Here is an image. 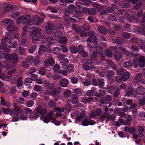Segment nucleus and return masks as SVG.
I'll return each mask as SVG.
<instances>
[{"label": "nucleus", "instance_id": "nucleus-54", "mask_svg": "<svg viewBox=\"0 0 145 145\" xmlns=\"http://www.w3.org/2000/svg\"><path fill=\"white\" fill-rule=\"evenodd\" d=\"M52 51L54 54H57L60 52V48L58 47H56L53 49Z\"/></svg>", "mask_w": 145, "mask_h": 145}, {"label": "nucleus", "instance_id": "nucleus-6", "mask_svg": "<svg viewBox=\"0 0 145 145\" xmlns=\"http://www.w3.org/2000/svg\"><path fill=\"white\" fill-rule=\"evenodd\" d=\"M36 82L37 83L39 84H42L44 83V85L46 86V88L48 89H53L54 87V84L52 83H49L48 81L44 79L38 78L36 79Z\"/></svg>", "mask_w": 145, "mask_h": 145}, {"label": "nucleus", "instance_id": "nucleus-64", "mask_svg": "<svg viewBox=\"0 0 145 145\" xmlns=\"http://www.w3.org/2000/svg\"><path fill=\"white\" fill-rule=\"evenodd\" d=\"M106 55L108 57H110L112 56L113 54L110 50H107L105 51Z\"/></svg>", "mask_w": 145, "mask_h": 145}, {"label": "nucleus", "instance_id": "nucleus-23", "mask_svg": "<svg viewBox=\"0 0 145 145\" xmlns=\"http://www.w3.org/2000/svg\"><path fill=\"white\" fill-rule=\"evenodd\" d=\"M45 64L46 66L49 65L52 66L55 63L54 60L52 57H50L48 59H46L44 61Z\"/></svg>", "mask_w": 145, "mask_h": 145}, {"label": "nucleus", "instance_id": "nucleus-28", "mask_svg": "<svg viewBox=\"0 0 145 145\" xmlns=\"http://www.w3.org/2000/svg\"><path fill=\"white\" fill-rule=\"evenodd\" d=\"M145 88L142 86H140L138 87L137 89V91L136 94L139 95H142L143 92L144 91Z\"/></svg>", "mask_w": 145, "mask_h": 145}, {"label": "nucleus", "instance_id": "nucleus-32", "mask_svg": "<svg viewBox=\"0 0 145 145\" xmlns=\"http://www.w3.org/2000/svg\"><path fill=\"white\" fill-rule=\"evenodd\" d=\"M0 78L2 80L8 81L11 79V76L10 75L9 76L7 75L6 77L5 74H2L0 75Z\"/></svg>", "mask_w": 145, "mask_h": 145}, {"label": "nucleus", "instance_id": "nucleus-19", "mask_svg": "<svg viewBox=\"0 0 145 145\" xmlns=\"http://www.w3.org/2000/svg\"><path fill=\"white\" fill-rule=\"evenodd\" d=\"M36 112L39 115L45 114L46 113V110L41 106H39L36 108Z\"/></svg>", "mask_w": 145, "mask_h": 145}, {"label": "nucleus", "instance_id": "nucleus-36", "mask_svg": "<svg viewBox=\"0 0 145 145\" xmlns=\"http://www.w3.org/2000/svg\"><path fill=\"white\" fill-rule=\"evenodd\" d=\"M72 28L73 30L75 31L76 33H79L80 32L81 28L76 25H73Z\"/></svg>", "mask_w": 145, "mask_h": 145}, {"label": "nucleus", "instance_id": "nucleus-57", "mask_svg": "<svg viewBox=\"0 0 145 145\" xmlns=\"http://www.w3.org/2000/svg\"><path fill=\"white\" fill-rule=\"evenodd\" d=\"M103 117L105 118L110 119L112 120H114V118H112L111 116L107 113H105L104 114Z\"/></svg>", "mask_w": 145, "mask_h": 145}, {"label": "nucleus", "instance_id": "nucleus-43", "mask_svg": "<svg viewBox=\"0 0 145 145\" xmlns=\"http://www.w3.org/2000/svg\"><path fill=\"white\" fill-rule=\"evenodd\" d=\"M80 79L82 82H83V84L85 86L89 85L91 83V81L89 79L86 80L84 81V79L83 78H81Z\"/></svg>", "mask_w": 145, "mask_h": 145}, {"label": "nucleus", "instance_id": "nucleus-62", "mask_svg": "<svg viewBox=\"0 0 145 145\" xmlns=\"http://www.w3.org/2000/svg\"><path fill=\"white\" fill-rule=\"evenodd\" d=\"M33 89L35 91L39 92L41 90L42 88L41 86L36 85L34 86Z\"/></svg>", "mask_w": 145, "mask_h": 145}, {"label": "nucleus", "instance_id": "nucleus-51", "mask_svg": "<svg viewBox=\"0 0 145 145\" xmlns=\"http://www.w3.org/2000/svg\"><path fill=\"white\" fill-rule=\"evenodd\" d=\"M22 77H20L17 80V86L19 88L22 85L23 82L22 80Z\"/></svg>", "mask_w": 145, "mask_h": 145}, {"label": "nucleus", "instance_id": "nucleus-58", "mask_svg": "<svg viewBox=\"0 0 145 145\" xmlns=\"http://www.w3.org/2000/svg\"><path fill=\"white\" fill-rule=\"evenodd\" d=\"M22 110V112L19 113V115H20V119L21 120H25L27 119V116L26 115H25L23 114H22L23 110Z\"/></svg>", "mask_w": 145, "mask_h": 145}, {"label": "nucleus", "instance_id": "nucleus-37", "mask_svg": "<svg viewBox=\"0 0 145 145\" xmlns=\"http://www.w3.org/2000/svg\"><path fill=\"white\" fill-rule=\"evenodd\" d=\"M114 57L116 60L119 61L121 58V56L120 52H116L114 54Z\"/></svg>", "mask_w": 145, "mask_h": 145}, {"label": "nucleus", "instance_id": "nucleus-8", "mask_svg": "<svg viewBox=\"0 0 145 145\" xmlns=\"http://www.w3.org/2000/svg\"><path fill=\"white\" fill-rule=\"evenodd\" d=\"M12 39V36L9 32H7L5 37H3L2 40V43L3 45H8L11 44V40Z\"/></svg>", "mask_w": 145, "mask_h": 145}, {"label": "nucleus", "instance_id": "nucleus-15", "mask_svg": "<svg viewBox=\"0 0 145 145\" xmlns=\"http://www.w3.org/2000/svg\"><path fill=\"white\" fill-rule=\"evenodd\" d=\"M126 93L127 96H131L134 97H137V94H136L135 90L131 88L128 87L126 89Z\"/></svg>", "mask_w": 145, "mask_h": 145}, {"label": "nucleus", "instance_id": "nucleus-25", "mask_svg": "<svg viewBox=\"0 0 145 145\" xmlns=\"http://www.w3.org/2000/svg\"><path fill=\"white\" fill-rule=\"evenodd\" d=\"M6 46H0V48L2 49H3L4 51V53L3 52H0V59H1L2 57L4 56V54H7L8 52H9V50L8 48H6Z\"/></svg>", "mask_w": 145, "mask_h": 145}, {"label": "nucleus", "instance_id": "nucleus-44", "mask_svg": "<svg viewBox=\"0 0 145 145\" xmlns=\"http://www.w3.org/2000/svg\"><path fill=\"white\" fill-rule=\"evenodd\" d=\"M135 131V128H132L130 129L129 127H125V131L130 133H133Z\"/></svg>", "mask_w": 145, "mask_h": 145}, {"label": "nucleus", "instance_id": "nucleus-35", "mask_svg": "<svg viewBox=\"0 0 145 145\" xmlns=\"http://www.w3.org/2000/svg\"><path fill=\"white\" fill-rule=\"evenodd\" d=\"M137 106V105L136 104L133 103L130 106L131 111L133 112L134 113H135L136 115H137V114L136 113L137 109H136Z\"/></svg>", "mask_w": 145, "mask_h": 145}, {"label": "nucleus", "instance_id": "nucleus-16", "mask_svg": "<svg viewBox=\"0 0 145 145\" xmlns=\"http://www.w3.org/2000/svg\"><path fill=\"white\" fill-rule=\"evenodd\" d=\"M41 46L40 47L39 52V55H41L43 53L47 51L48 52L51 51V48L50 46Z\"/></svg>", "mask_w": 145, "mask_h": 145}, {"label": "nucleus", "instance_id": "nucleus-48", "mask_svg": "<svg viewBox=\"0 0 145 145\" xmlns=\"http://www.w3.org/2000/svg\"><path fill=\"white\" fill-rule=\"evenodd\" d=\"M34 65L37 66L40 64V61L39 58L38 56H36L34 58V61L33 62Z\"/></svg>", "mask_w": 145, "mask_h": 145}, {"label": "nucleus", "instance_id": "nucleus-29", "mask_svg": "<svg viewBox=\"0 0 145 145\" xmlns=\"http://www.w3.org/2000/svg\"><path fill=\"white\" fill-rule=\"evenodd\" d=\"M114 74V72L112 71H109L108 73L107 76L108 79V82H112L111 78L113 76Z\"/></svg>", "mask_w": 145, "mask_h": 145}, {"label": "nucleus", "instance_id": "nucleus-50", "mask_svg": "<svg viewBox=\"0 0 145 145\" xmlns=\"http://www.w3.org/2000/svg\"><path fill=\"white\" fill-rule=\"evenodd\" d=\"M31 82L32 80L31 79L29 78H27L25 79L24 82V83L25 85L28 86L31 84Z\"/></svg>", "mask_w": 145, "mask_h": 145}, {"label": "nucleus", "instance_id": "nucleus-38", "mask_svg": "<svg viewBox=\"0 0 145 145\" xmlns=\"http://www.w3.org/2000/svg\"><path fill=\"white\" fill-rule=\"evenodd\" d=\"M124 67L126 68H131L132 66V64L130 61H125L123 64Z\"/></svg>", "mask_w": 145, "mask_h": 145}, {"label": "nucleus", "instance_id": "nucleus-17", "mask_svg": "<svg viewBox=\"0 0 145 145\" xmlns=\"http://www.w3.org/2000/svg\"><path fill=\"white\" fill-rule=\"evenodd\" d=\"M63 56V55L60 54L59 55L58 57V59H61V61L60 63H61V65L63 66H66L69 63V61L68 59L66 58H63L61 59Z\"/></svg>", "mask_w": 145, "mask_h": 145}, {"label": "nucleus", "instance_id": "nucleus-46", "mask_svg": "<svg viewBox=\"0 0 145 145\" xmlns=\"http://www.w3.org/2000/svg\"><path fill=\"white\" fill-rule=\"evenodd\" d=\"M67 42V39L65 37H62L59 40V42L60 44H65Z\"/></svg>", "mask_w": 145, "mask_h": 145}, {"label": "nucleus", "instance_id": "nucleus-42", "mask_svg": "<svg viewBox=\"0 0 145 145\" xmlns=\"http://www.w3.org/2000/svg\"><path fill=\"white\" fill-rule=\"evenodd\" d=\"M122 37L124 39H129L131 37V35L129 33L124 32L122 33L121 34Z\"/></svg>", "mask_w": 145, "mask_h": 145}, {"label": "nucleus", "instance_id": "nucleus-34", "mask_svg": "<svg viewBox=\"0 0 145 145\" xmlns=\"http://www.w3.org/2000/svg\"><path fill=\"white\" fill-rule=\"evenodd\" d=\"M31 28H32V27H31L26 26H24L23 27L22 30V35L23 37H25L26 35V32L29 31L28 30V29Z\"/></svg>", "mask_w": 145, "mask_h": 145}, {"label": "nucleus", "instance_id": "nucleus-40", "mask_svg": "<svg viewBox=\"0 0 145 145\" xmlns=\"http://www.w3.org/2000/svg\"><path fill=\"white\" fill-rule=\"evenodd\" d=\"M50 93V91L49 89L46 91L44 96V99L45 101H47L49 100L48 96Z\"/></svg>", "mask_w": 145, "mask_h": 145}, {"label": "nucleus", "instance_id": "nucleus-31", "mask_svg": "<svg viewBox=\"0 0 145 145\" xmlns=\"http://www.w3.org/2000/svg\"><path fill=\"white\" fill-rule=\"evenodd\" d=\"M82 46H78V48H77L75 46H71L70 48V51L72 53L76 54L77 53L79 48Z\"/></svg>", "mask_w": 145, "mask_h": 145}, {"label": "nucleus", "instance_id": "nucleus-7", "mask_svg": "<svg viewBox=\"0 0 145 145\" xmlns=\"http://www.w3.org/2000/svg\"><path fill=\"white\" fill-rule=\"evenodd\" d=\"M88 35L89 37V38L87 40V42L88 44V45H90L91 44L90 43L93 41L94 45H97V41L96 40L97 34L93 31H91L88 33Z\"/></svg>", "mask_w": 145, "mask_h": 145}, {"label": "nucleus", "instance_id": "nucleus-56", "mask_svg": "<svg viewBox=\"0 0 145 145\" xmlns=\"http://www.w3.org/2000/svg\"><path fill=\"white\" fill-rule=\"evenodd\" d=\"M80 77L79 76H77L75 77H72L71 79V82L73 84H76L78 81V79Z\"/></svg>", "mask_w": 145, "mask_h": 145}, {"label": "nucleus", "instance_id": "nucleus-53", "mask_svg": "<svg viewBox=\"0 0 145 145\" xmlns=\"http://www.w3.org/2000/svg\"><path fill=\"white\" fill-rule=\"evenodd\" d=\"M46 73V70L45 67H42L39 70V73L42 76L44 75Z\"/></svg>", "mask_w": 145, "mask_h": 145}, {"label": "nucleus", "instance_id": "nucleus-22", "mask_svg": "<svg viewBox=\"0 0 145 145\" xmlns=\"http://www.w3.org/2000/svg\"><path fill=\"white\" fill-rule=\"evenodd\" d=\"M46 31L47 33L50 34L54 29V26L50 23L47 24L46 26Z\"/></svg>", "mask_w": 145, "mask_h": 145}, {"label": "nucleus", "instance_id": "nucleus-41", "mask_svg": "<svg viewBox=\"0 0 145 145\" xmlns=\"http://www.w3.org/2000/svg\"><path fill=\"white\" fill-rule=\"evenodd\" d=\"M34 61V57L32 56H30L27 57L26 58L27 62L29 63H32Z\"/></svg>", "mask_w": 145, "mask_h": 145}, {"label": "nucleus", "instance_id": "nucleus-3", "mask_svg": "<svg viewBox=\"0 0 145 145\" xmlns=\"http://www.w3.org/2000/svg\"><path fill=\"white\" fill-rule=\"evenodd\" d=\"M2 23L4 25H5L9 24V25L7 27V29L8 31L11 32L14 30H16L17 29V27L16 26H13V21L12 20H10L6 18L4 19L2 21Z\"/></svg>", "mask_w": 145, "mask_h": 145}, {"label": "nucleus", "instance_id": "nucleus-2", "mask_svg": "<svg viewBox=\"0 0 145 145\" xmlns=\"http://www.w3.org/2000/svg\"><path fill=\"white\" fill-rule=\"evenodd\" d=\"M14 110L12 111L9 108H7L5 107H3L2 110V112L5 114H9L10 115H12L13 114L16 115H19V113L22 112V110L21 109H20L16 105H14Z\"/></svg>", "mask_w": 145, "mask_h": 145}, {"label": "nucleus", "instance_id": "nucleus-12", "mask_svg": "<svg viewBox=\"0 0 145 145\" xmlns=\"http://www.w3.org/2000/svg\"><path fill=\"white\" fill-rule=\"evenodd\" d=\"M130 76V74L129 72H125L121 77L116 76L115 77V78L116 81L118 82H120L126 81L129 78Z\"/></svg>", "mask_w": 145, "mask_h": 145}, {"label": "nucleus", "instance_id": "nucleus-49", "mask_svg": "<svg viewBox=\"0 0 145 145\" xmlns=\"http://www.w3.org/2000/svg\"><path fill=\"white\" fill-rule=\"evenodd\" d=\"M74 65L72 64H69L67 67V69L70 73L74 71Z\"/></svg>", "mask_w": 145, "mask_h": 145}, {"label": "nucleus", "instance_id": "nucleus-47", "mask_svg": "<svg viewBox=\"0 0 145 145\" xmlns=\"http://www.w3.org/2000/svg\"><path fill=\"white\" fill-rule=\"evenodd\" d=\"M3 7L4 9V12H8L9 10V5L5 3L3 4Z\"/></svg>", "mask_w": 145, "mask_h": 145}, {"label": "nucleus", "instance_id": "nucleus-24", "mask_svg": "<svg viewBox=\"0 0 145 145\" xmlns=\"http://www.w3.org/2000/svg\"><path fill=\"white\" fill-rule=\"evenodd\" d=\"M130 11V10H128L125 13V14H127V20L128 22H133L135 21V17L133 15L130 16L129 15L128 13Z\"/></svg>", "mask_w": 145, "mask_h": 145}, {"label": "nucleus", "instance_id": "nucleus-14", "mask_svg": "<svg viewBox=\"0 0 145 145\" xmlns=\"http://www.w3.org/2000/svg\"><path fill=\"white\" fill-rule=\"evenodd\" d=\"M74 114L78 115L76 116V120L78 121H80L82 118L86 117L85 112L84 111L80 112L78 109L76 110V111L74 112Z\"/></svg>", "mask_w": 145, "mask_h": 145}, {"label": "nucleus", "instance_id": "nucleus-55", "mask_svg": "<svg viewBox=\"0 0 145 145\" xmlns=\"http://www.w3.org/2000/svg\"><path fill=\"white\" fill-rule=\"evenodd\" d=\"M39 115L36 112L35 114L31 113L29 116V118L31 119H35L39 117Z\"/></svg>", "mask_w": 145, "mask_h": 145}, {"label": "nucleus", "instance_id": "nucleus-18", "mask_svg": "<svg viewBox=\"0 0 145 145\" xmlns=\"http://www.w3.org/2000/svg\"><path fill=\"white\" fill-rule=\"evenodd\" d=\"M54 88V86L53 89H49L50 91V95L51 96H54L56 95H58L61 91V88L60 87H58L57 88L56 91L55 90H53Z\"/></svg>", "mask_w": 145, "mask_h": 145}, {"label": "nucleus", "instance_id": "nucleus-13", "mask_svg": "<svg viewBox=\"0 0 145 145\" xmlns=\"http://www.w3.org/2000/svg\"><path fill=\"white\" fill-rule=\"evenodd\" d=\"M142 74L140 73L137 74L136 76L135 79L133 80V84L135 86L136 84L138 83H140L141 84H144L145 83V80L144 79L142 78Z\"/></svg>", "mask_w": 145, "mask_h": 145}, {"label": "nucleus", "instance_id": "nucleus-10", "mask_svg": "<svg viewBox=\"0 0 145 145\" xmlns=\"http://www.w3.org/2000/svg\"><path fill=\"white\" fill-rule=\"evenodd\" d=\"M22 20L24 24H26V26L30 27V25H33L32 20H31V16L30 14L22 16Z\"/></svg>", "mask_w": 145, "mask_h": 145}, {"label": "nucleus", "instance_id": "nucleus-4", "mask_svg": "<svg viewBox=\"0 0 145 145\" xmlns=\"http://www.w3.org/2000/svg\"><path fill=\"white\" fill-rule=\"evenodd\" d=\"M62 32L61 31H56L55 33L52 34V36L54 37H48L47 39V42L48 44H55L54 42L52 41L55 40L57 39L60 36L62 35Z\"/></svg>", "mask_w": 145, "mask_h": 145}, {"label": "nucleus", "instance_id": "nucleus-52", "mask_svg": "<svg viewBox=\"0 0 145 145\" xmlns=\"http://www.w3.org/2000/svg\"><path fill=\"white\" fill-rule=\"evenodd\" d=\"M72 98L71 102L72 103H76L78 102V99L76 97L75 95H72Z\"/></svg>", "mask_w": 145, "mask_h": 145}, {"label": "nucleus", "instance_id": "nucleus-45", "mask_svg": "<svg viewBox=\"0 0 145 145\" xmlns=\"http://www.w3.org/2000/svg\"><path fill=\"white\" fill-rule=\"evenodd\" d=\"M75 9V6L73 4L70 5L69 6L67 11L70 13H72Z\"/></svg>", "mask_w": 145, "mask_h": 145}, {"label": "nucleus", "instance_id": "nucleus-21", "mask_svg": "<svg viewBox=\"0 0 145 145\" xmlns=\"http://www.w3.org/2000/svg\"><path fill=\"white\" fill-rule=\"evenodd\" d=\"M138 65L140 67H143L145 66V57L140 56L139 57Z\"/></svg>", "mask_w": 145, "mask_h": 145}, {"label": "nucleus", "instance_id": "nucleus-61", "mask_svg": "<svg viewBox=\"0 0 145 145\" xmlns=\"http://www.w3.org/2000/svg\"><path fill=\"white\" fill-rule=\"evenodd\" d=\"M34 104V102L33 100H29L27 101L26 105L27 106L31 107Z\"/></svg>", "mask_w": 145, "mask_h": 145}, {"label": "nucleus", "instance_id": "nucleus-30", "mask_svg": "<svg viewBox=\"0 0 145 145\" xmlns=\"http://www.w3.org/2000/svg\"><path fill=\"white\" fill-rule=\"evenodd\" d=\"M60 5L62 6L65 7L67 5V3H69L72 2V0H60Z\"/></svg>", "mask_w": 145, "mask_h": 145}, {"label": "nucleus", "instance_id": "nucleus-59", "mask_svg": "<svg viewBox=\"0 0 145 145\" xmlns=\"http://www.w3.org/2000/svg\"><path fill=\"white\" fill-rule=\"evenodd\" d=\"M60 67L59 65L57 64H56L54 67V70L55 72H58L60 71Z\"/></svg>", "mask_w": 145, "mask_h": 145}, {"label": "nucleus", "instance_id": "nucleus-20", "mask_svg": "<svg viewBox=\"0 0 145 145\" xmlns=\"http://www.w3.org/2000/svg\"><path fill=\"white\" fill-rule=\"evenodd\" d=\"M84 68L86 70L91 69L93 68V63L91 60H88L84 65Z\"/></svg>", "mask_w": 145, "mask_h": 145}, {"label": "nucleus", "instance_id": "nucleus-33", "mask_svg": "<svg viewBox=\"0 0 145 145\" xmlns=\"http://www.w3.org/2000/svg\"><path fill=\"white\" fill-rule=\"evenodd\" d=\"M98 29L100 33L103 34H106L107 33V29L103 26L99 27H98Z\"/></svg>", "mask_w": 145, "mask_h": 145}, {"label": "nucleus", "instance_id": "nucleus-60", "mask_svg": "<svg viewBox=\"0 0 145 145\" xmlns=\"http://www.w3.org/2000/svg\"><path fill=\"white\" fill-rule=\"evenodd\" d=\"M96 10L95 8L90 9L88 11L89 14L92 15H94L96 13Z\"/></svg>", "mask_w": 145, "mask_h": 145}, {"label": "nucleus", "instance_id": "nucleus-39", "mask_svg": "<svg viewBox=\"0 0 145 145\" xmlns=\"http://www.w3.org/2000/svg\"><path fill=\"white\" fill-rule=\"evenodd\" d=\"M98 85L100 88H103L104 86V82L103 78H99L98 79Z\"/></svg>", "mask_w": 145, "mask_h": 145}, {"label": "nucleus", "instance_id": "nucleus-11", "mask_svg": "<svg viewBox=\"0 0 145 145\" xmlns=\"http://www.w3.org/2000/svg\"><path fill=\"white\" fill-rule=\"evenodd\" d=\"M54 112L53 111H50L49 113L47 114V116H46L42 115L40 117V119L42 120L43 122L46 123H48L49 121V120H53L54 118L52 116L54 115Z\"/></svg>", "mask_w": 145, "mask_h": 145}, {"label": "nucleus", "instance_id": "nucleus-1", "mask_svg": "<svg viewBox=\"0 0 145 145\" xmlns=\"http://www.w3.org/2000/svg\"><path fill=\"white\" fill-rule=\"evenodd\" d=\"M4 55L3 56H5V58L6 62H10L11 60L12 63L13 64L11 65L10 64H7V63H5L4 62L1 63L0 62V74L1 72V69L5 66L8 69H9L10 67H14L15 66V63L17 62L18 59L17 55L16 54H13L12 55L9 54H4ZM11 63L10 62V63Z\"/></svg>", "mask_w": 145, "mask_h": 145}, {"label": "nucleus", "instance_id": "nucleus-63", "mask_svg": "<svg viewBox=\"0 0 145 145\" xmlns=\"http://www.w3.org/2000/svg\"><path fill=\"white\" fill-rule=\"evenodd\" d=\"M61 76L58 74H55L53 75L52 76L53 79L54 80H57L61 78Z\"/></svg>", "mask_w": 145, "mask_h": 145}, {"label": "nucleus", "instance_id": "nucleus-27", "mask_svg": "<svg viewBox=\"0 0 145 145\" xmlns=\"http://www.w3.org/2000/svg\"><path fill=\"white\" fill-rule=\"evenodd\" d=\"M134 31L136 33H140L145 31V26L144 28L142 27H137L134 29Z\"/></svg>", "mask_w": 145, "mask_h": 145}, {"label": "nucleus", "instance_id": "nucleus-26", "mask_svg": "<svg viewBox=\"0 0 145 145\" xmlns=\"http://www.w3.org/2000/svg\"><path fill=\"white\" fill-rule=\"evenodd\" d=\"M68 83V81L67 79L65 78L61 79L59 82V84L63 87H66Z\"/></svg>", "mask_w": 145, "mask_h": 145}, {"label": "nucleus", "instance_id": "nucleus-9", "mask_svg": "<svg viewBox=\"0 0 145 145\" xmlns=\"http://www.w3.org/2000/svg\"><path fill=\"white\" fill-rule=\"evenodd\" d=\"M41 16L42 18H40L37 15L34 16L33 19V20H32V22L33 23V24L38 25L43 22L44 19L46 17V16L44 14L42 13Z\"/></svg>", "mask_w": 145, "mask_h": 145}, {"label": "nucleus", "instance_id": "nucleus-5", "mask_svg": "<svg viewBox=\"0 0 145 145\" xmlns=\"http://www.w3.org/2000/svg\"><path fill=\"white\" fill-rule=\"evenodd\" d=\"M41 29L40 28H36L32 32L33 34V42L34 43L38 42L41 37Z\"/></svg>", "mask_w": 145, "mask_h": 145}]
</instances>
